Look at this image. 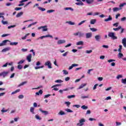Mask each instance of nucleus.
Here are the masks:
<instances>
[{
	"instance_id": "obj_55",
	"label": "nucleus",
	"mask_w": 126,
	"mask_h": 126,
	"mask_svg": "<svg viewBox=\"0 0 126 126\" xmlns=\"http://www.w3.org/2000/svg\"><path fill=\"white\" fill-rule=\"evenodd\" d=\"M126 3H123L122 4H120V5H119L120 7H123V6H125V5H126Z\"/></svg>"
},
{
	"instance_id": "obj_13",
	"label": "nucleus",
	"mask_w": 126,
	"mask_h": 126,
	"mask_svg": "<svg viewBox=\"0 0 126 126\" xmlns=\"http://www.w3.org/2000/svg\"><path fill=\"white\" fill-rule=\"evenodd\" d=\"M86 37L87 39H89V38H91V37H92V33L90 32V33H86Z\"/></svg>"
},
{
	"instance_id": "obj_27",
	"label": "nucleus",
	"mask_w": 126,
	"mask_h": 126,
	"mask_svg": "<svg viewBox=\"0 0 126 126\" xmlns=\"http://www.w3.org/2000/svg\"><path fill=\"white\" fill-rule=\"evenodd\" d=\"M65 10H71V11H73V9L71 7H65L64 8Z\"/></svg>"
},
{
	"instance_id": "obj_23",
	"label": "nucleus",
	"mask_w": 126,
	"mask_h": 126,
	"mask_svg": "<svg viewBox=\"0 0 126 126\" xmlns=\"http://www.w3.org/2000/svg\"><path fill=\"white\" fill-rule=\"evenodd\" d=\"M18 92H20V89H18V90H16L15 91L11 93V94L13 95L14 94H16V93H18Z\"/></svg>"
},
{
	"instance_id": "obj_59",
	"label": "nucleus",
	"mask_w": 126,
	"mask_h": 126,
	"mask_svg": "<svg viewBox=\"0 0 126 126\" xmlns=\"http://www.w3.org/2000/svg\"><path fill=\"white\" fill-rule=\"evenodd\" d=\"M51 96L50 94H46L44 96V99H46V98H49Z\"/></svg>"
},
{
	"instance_id": "obj_50",
	"label": "nucleus",
	"mask_w": 126,
	"mask_h": 126,
	"mask_svg": "<svg viewBox=\"0 0 126 126\" xmlns=\"http://www.w3.org/2000/svg\"><path fill=\"white\" fill-rule=\"evenodd\" d=\"M123 78V75H118L117 77H116V78L117 79H120V78Z\"/></svg>"
},
{
	"instance_id": "obj_29",
	"label": "nucleus",
	"mask_w": 126,
	"mask_h": 126,
	"mask_svg": "<svg viewBox=\"0 0 126 126\" xmlns=\"http://www.w3.org/2000/svg\"><path fill=\"white\" fill-rule=\"evenodd\" d=\"M34 110H35V108H34V107H31L30 108L31 113H32V114H35V113H34Z\"/></svg>"
},
{
	"instance_id": "obj_44",
	"label": "nucleus",
	"mask_w": 126,
	"mask_h": 126,
	"mask_svg": "<svg viewBox=\"0 0 126 126\" xmlns=\"http://www.w3.org/2000/svg\"><path fill=\"white\" fill-rule=\"evenodd\" d=\"M65 104L66 105L67 107H69V105H70V102L66 101L65 102Z\"/></svg>"
},
{
	"instance_id": "obj_61",
	"label": "nucleus",
	"mask_w": 126,
	"mask_h": 126,
	"mask_svg": "<svg viewBox=\"0 0 126 126\" xmlns=\"http://www.w3.org/2000/svg\"><path fill=\"white\" fill-rule=\"evenodd\" d=\"M15 25H12V26H10L8 27V29H10V28H14V27H15Z\"/></svg>"
},
{
	"instance_id": "obj_63",
	"label": "nucleus",
	"mask_w": 126,
	"mask_h": 126,
	"mask_svg": "<svg viewBox=\"0 0 126 126\" xmlns=\"http://www.w3.org/2000/svg\"><path fill=\"white\" fill-rule=\"evenodd\" d=\"M97 86H98V84H96L95 85H94L93 88V90H95V89L97 88Z\"/></svg>"
},
{
	"instance_id": "obj_5",
	"label": "nucleus",
	"mask_w": 126,
	"mask_h": 126,
	"mask_svg": "<svg viewBox=\"0 0 126 126\" xmlns=\"http://www.w3.org/2000/svg\"><path fill=\"white\" fill-rule=\"evenodd\" d=\"M47 27V26H41L38 27V29H42V31L45 32V31H48V28Z\"/></svg>"
},
{
	"instance_id": "obj_37",
	"label": "nucleus",
	"mask_w": 126,
	"mask_h": 126,
	"mask_svg": "<svg viewBox=\"0 0 126 126\" xmlns=\"http://www.w3.org/2000/svg\"><path fill=\"white\" fill-rule=\"evenodd\" d=\"M75 97V95H71L67 96L68 99H71V98H74Z\"/></svg>"
},
{
	"instance_id": "obj_8",
	"label": "nucleus",
	"mask_w": 126,
	"mask_h": 126,
	"mask_svg": "<svg viewBox=\"0 0 126 126\" xmlns=\"http://www.w3.org/2000/svg\"><path fill=\"white\" fill-rule=\"evenodd\" d=\"M48 37H49L50 38H53V36L51 35L50 34H48L46 35H43L42 36H40V37H39V39H43L44 38H48Z\"/></svg>"
},
{
	"instance_id": "obj_19",
	"label": "nucleus",
	"mask_w": 126,
	"mask_h": 126,
	"mask_svg": "<svg viewBox=\"0 0 126 126\" xmlns=\"http://www.w3.org/2000/svg\"><path fill=\"white\" fill-rule=\"evenodd\" d=\"M35 94H36V95H40V94H43V91H42V90H40L38 91V92L35 93Z\"/></svg>"
},
{
	"instance_id": "obj_18",
	"label": "nucleus",
	"mask_w": 126,
	"mask_h": 126,
	"mask_svg": "<svg viewBox=\"0 0 126 126\" xmlns=\"http://www.w3.org/2000/svg\"><path fill=\"white\" fill-rule=\"evenodd\" d=\"M66 23H67L68 24H69V25H75V23L73 22H71V21H67L66 22Z\"/></svg>"
},
{
	"instance_id": "obj_7",
	"label": "nucleus",
	"mask_w": 126,
	"mask_h": 126,
	"mask_svg": "<svg viewBox=\"0 0 126 126\" xmlns=\"http://www.w3.org/2000/svg\"><path fill=\"white\" fill-rule=\"evenodd\" d=\"M7 74H8V72H2L0 73V76H3V78H4Z\"/></svg>"
},
{
	"instance_id": "obj_6",
	"label": "nucleus",
	"mask_w": 126,
	"mask_h": 126,
	"mask_svg": "<svg viewBox=\"0 0 126 126\" xmlns=\"http://www.w3.org/2000/svg\"><path fill=\"white\" fill-rule=\"evenodd\" d=\"M31 59H32V54H29L28 56H27V60L29 63H31Z\"/></svg>"
},
{
	"instance_id": "obj_14",
	"label": "nucleus",
	"mask_w": 126,
	"mask_h": 126,
	"mask_svg": "<svg viewBox=\"0 0 126 126\" xmlns=\"http://www.w3.org/2000/svg\"><path fill=\"white\" fill-rule=\"evenodd\" d=\"M122 44L124 47H125V48H126V38H124L122 39Z\"/></svg>"
},
{
	"instance_id": "obj_12",
	"label": "nucleus",
	"mask_w": 126,
	"mask_h": 126,
	"mask_svg": "<svg viewBox=\"0 0 126 126\" xmlns=\"http://www.w3.org/2000/svg\"><path fill=\"white\" fill-rule=\"evenodd\" d=\"M111 20H113V18L111 17V15H109L108 18L104 19V21L105 22H108V21H111Z\"/></svg>"
},
{
	"instance_id": "obj_40",
	"label": "nucleus",
	"mask_w": 126,
	"mask_h": 126,
	"mask_svg": "<svg viewBox=\"0 0 126 126\" xmlns=\"http://www.w3.org/2000/svg\"><path fill=\"white\" fill-rule=\"evenodd\" d=\"M23 68V67L22 66V65H21V64H19L17 66V68L18 69H22Z\"/></svg>"
},
{
	"instance_id": "obj_35",
	"label": "nucleus",
	"mask_w": 126,
	"mask_h": 126,
	"mask_svg": "<svg viewBox=\"0 0 126 126\" xmlns=\"http://www.w3.org/2000/svg\"><path fill=\"white\" fill-rule=\"evenodd\" d=\"M27 83V82H23L21 83L20 85H18V87H20V86H22V85H24V84H26Z\"/></svg>"
},
{
	"instance_id": "obj_1",
	"label": "nucleus",
	"mask_w": 126,
	"mask_h": 126,
	"mask_svg": "<svg viewBox=\"0 0 126 126\" xmlns=\"http://www.w3.org/2000/svg\"><path fill=\"white\" fill-rule=\"evenodd\" d=\"M108 37H110L112 39V40H116V39H118V37L116 36L115 35V32H109L108 34Z\"/></svg>"
},
{
	"instance_id": "obj_30",
	"label": "nucleus",
	"mask_w": 126,
	"mask_h": 126,
	"mask_svg": "<svg viewBox=\"0 0 126 126\" xmlns=\"http://www.w3.org/2000/svg\"><path fill=\"white\" fill-rule=\"evenodd\" d=\"M59 115H61V116H63V115H65V113L63 111L61 110L59 112Z\"/></svg>"
},
{
	"instance_id": "obj_16",
	"label": "nucleus",
	"mask_w": 126,
	"mask_h": 126,
	"mask_svg": "<svg viewBox=\"0 0 126 126\" xmlns=\"http://www.w3.org/2000/svg\"><path fill=\"white\" fill-rule=\"evenodd\" d=\"M75 4L77 5H84V3L81 1H80L78 2H76Z\"/></svg>"
},
{
	"instance_id": "obj_47",
	"label": "nucleus",
	"mask_w": 126,
	"mask_h": 126,
	"mask_svg": "<svg viewBox=\"0 0 126 126\" xmlns=\"http://www.w3.org/2000/svg\"><path fill=\"white\" fill-rule=\"evenodd\" d=\"M85 21H86V20L82 21L80 23L78 24V26H80V25H82V24H83V23H84Z\"/></svg>"
},
{
	"instance_id": "obj_22",
	"label": "nucleus",
	"mask_w": 126,
	"mask_h": 126,
	"mask_svg": "<svg viewBox=\"0 0 126 126\" xmlns=\"http://www.w3.org/2000/svg\"><path fill=\"white\" fill-rule=\"evenodd\" d=\"M10 50V48L7 47L2 49V52H7V51H9Z\"/></svg>"
},
{
	"instance_id": "obj_43",
	"label": "nucleus",
	"mask_w": 126,
	"mask_h": 126,
	"mask_svg": "<svg viewBox=\"0 0 126 126\" xmlns=\"http://www.w3.org/2000/svg\"><path fill=\"white\" fill-rule=\"evenodd\" d=\"M65 111L67 112V113H72L73 111L71 110H70V109H66Z\"/></svg>"
},
{
	"instance_id": "obj_57",
	"label": "nucleus",
	"mask_w": 126,
	"mask_h": 126,
	"mask_svg": "<svg viewBox=\"0 0 126 126\" xmlns=\"http://www.w3.org/2000/svg\"><path fill=\"white\" fill-rule=\"evenodd\" d=\"M93 51L92 50H87L86 51V53L87 54H91L92 53Z\"/></svg>"
},
{
	"instance_id": "obj_31",
	"label": "nucleus",
	"mask_w": 126,
	"mask_h": 126,
	"mask_svg": "<svg viewBox=\"0 0 126 126\" xmlns=\"http://www.w3.org/2000/svg\"><path fill=\"white\" fill-rule=\"evenodd\" d=\"M3 19H2V21H1V23H2V24L3 25H5L6 24H8V22H7V21H4Z\"/></svg>"
},
{
	"instance_id": "obj_9",
	"label": "nucleus",
	"mask_w": 126,
	"mask_h": 126,
	"mask_svg": "<svg viewBox=\"0 0 126 126\" xmlns=\"http://www.w3.org/2000/svg\"><path fill=\"white\" fill-rule=\"evenodd\" d=\"M94 38L97 42H99L100 41V39H101V35L100 34L96 35L94 36Z\"/></svg>"
},
{
	"instance_id": "obj_62",
	"label": "nucleus",
	"mask_w": 126,
	"mask_h": 126,
	"mask_svg": "<svg viewBox=\"0 0 126 126\" xmlns=\"http://www.w3.org/2000/svg\"><path fill=\"white\" fill-rule=\"evenodd\" d=\"M67 54H68V52H66L63 54V57H66L67 56Z\"/></svg>"
},
{
	"instance_id": "obj_25",
	"label": "nucleus",
	"mask_w": 126,
	"mask_h": 126,
	"mask_svg": "<svg viewBox=\"0 0 126 126\" xmlns=\"http://www.w3.org/2000/svg\"><path fill=\"white\" fill-rule=\"evenodd\" d=\"M90 23L91 24H95L96 23V19H92Z\"/></svg>"
},
{
	"instance_id": "obj_49",
	"label": "nucleus",
	"mask_w": 126,
	"mask_h": 126,
	"mask_svg": "<svg viewBox=\"0 0 126 126\" xmlns=\"http://www.w3.org/2000/svg\"><path fill=\"white\" fill-rule=\"evenodd\" d=\"M55 11L54 10H48L47 11V13H52V12H54Z\"/></svg>"
},
{
	"instance_id": "obj_64",
	"label": "nucleus",
	"mask_w": 126,
	"mask_h": 126,
	"mask_svg": "<svg viewBox=\"0 0 126 126\" xmlns=\"http://www.w3.org/2000/svg\"><path fill=\"white\" fill-rule=\"evenodd\" d=\"M118 25H119V23H116L113 24V26H115L116 27H118Z\"/></svg>"
},
{
	"instance_id": "obj_11",
	"label": "nucleus",
	"mask_w": 126,
	"mask_h": 126,
	"mask_svg": "<svg viewBox=\"0 0 126 126\" xmlns=\"http://www.w3.org/2000/svg\"><path fill=\"white\" fill-rule=\"evenodd\" d=\"M39 111H40L41 112V113H42V114H44L45 116H47V115H48V114H49V112L47 111H44L43 110H42V108H39Z\"/></svg>"
},
{
	"instance_id": "obj_36",
	"label": "nucleus",
	"mask_w": 126,
	"mask_h": 126,
	"mask_svg": "<svg viewBox=\"0 0 126 126\" xmlns=\"http://www.w3.org/2000/svg\"><path fill=\"white\" fill-rule=\"evenodd\" d=\"M38 9H39V10H41V11H45V10H46V8L41 7H38Z\"/></svg>"
},
{
	"instance_id": "obj_52",
	"label": "nucleus",
	"mask_w": 126,
	"mask_h": 126,
	"mask_svg": "<svg viewBox=\"0 0 126 126\" xmlns=\"http://www.w3.org/2000/svg\"><path fill=\"white\" fill-rule=\"evenodd\" d=\"M59 86H61V84H56V85H53L51 88H54V87H58Z\"/></svg>"
},
{
	"instance_id": "obj_51",
	"label": "nucleus",
	"mask_w": 126,
	"mask_h": 126,
	"mask_svg": "<svg viewBox=\"0 0 126 126\" xmlns=\"http://www.w3.org/2000/svg\"><path fill=\"white\" fill-rule=\"evenodd\" d=\"M63 72L64 74H65V75L68 74V72H67V71H66V70H63Z\"/></svg>"
},
{
	"instance_id": "obj_17",
	"label": "nucleus",
	"mask_w": 126,
	"mask_h": 126,
	"mask_svg": "<svg viewBox=\"0 0 126 126\" xmlns=\"http://www.w3.org/2000/svg\"><path fill=\"white\" fill-rule=\"evenodd\" d=\"M87 85V84H82L78 88V90H79V89H81V88H83L84 87L86 86Z\"/></svg>"
},
{
	"instance_id": "obj_2",
	"label": "nucleus",
	"mask_w": 126,
	"mask_h": 126,
	"mask_svg": "<svg viewBox=\"0 0 126 126\" xmlns=\"http://www.w3.org/2000/svg\"><path fill=\"white\" fill-rule=\"evenodd\" d=\"M83 123H85V119H81L79 120V123L77 124V126H82V125H84Z\"/></svg>"
},
{
	"instance_id": "obj_54",
	"label": "nucleus",
	"mask_w": 126,
	"mask_h": 126,
	"mask_svg": "<svg viewBox=\"0 0 126 126\" xmlns=\"http://www.w3.org/2000/svg\"><path fill=\"white\" fill-rule=\"evenodd\" d=\"M18 98L19 99H23V98H24V96L22 94H21L18 96Z\"/></svg>"
},
{
	"instance_id": "obj_28",
	"label": "nucleus",
	"mask_w": 126,
	"mask_h": 126,
	"mask_svg": "<svg viewBox=\"0 0 126 126\" xmlns=\"http://www.w3.org/2000/svg\"><path fill=\"white\" fill-rule=\"evenodd\" d=\"M79 37L80 38L81 37H84V33L79 32Z\"/></svg>"
},
{
	"instance_id": "obj_42",
	"label": "nucleus",
	"mask_w": 126,
	"mask_h": 126,
	"mask_svg": "<svg viewBox=\"0 0 126 126\" xmlns=\"http://www.w3.org/2000/svg\"><path fill=\"white\" fill-rule=\"evenodd\" d=\"M56 83H62L63 82V81L62 80H57L55 81Z\"/></svg>"
},
{
	"instance_id": "obj_60",
	"label": "nucleus",
	"mask_w": 126,
	"mask_h": 126,
	"mask_svg": "<svg viewBox=\"0 0 126 126\" xmlns=\"http://www.w3.org/2000/svg\"><path fill=\"white\" fill-rule=\"evenodd\" d=\"M112 62H116V60L113 59L108 60V63H112Z\"/></svg>"
},
{
	"instance_id": "obj_58",
	"label": "nucleus",
	"mask_w": 126,
	"mask_h": 126,
	"mask_svg": "<svg viewBox=\"0 0 126 126\" xmlns=\"http://www.w3.org/2000/svg\"><path fill=\"white\" fill-rule=\"evenodd\" d=\"M20 9H22V7H16V8H15V10L18 11V10H20Z\"/></svg>"
},
{
	"instance_id": "obj_34",
	"label": "nucleus",
	"mask_w": 126,
	"mask_h": 126,
	"mask_svg": "<svg viewBox=\"0 0 126 126\" xmlns=\"http://www.w3.org/2000/svg\"><path fill=\"white\" fill-rule=\"evenodd\" d=\"M35 117L36 119V120H39V121H41V120H42V118H40V116H39V115H36Z\"/></svg>"
},
{
	"instance_id": "obj_33",
	"label": "nucleus",
	"mask_w": 126,
	"mask_h": 126,
	"mask_svg": "<svg viewBox=\"0 0 126 126\" xmlns=\"http://www.w3.org/2000/svg\"><path fill=\"white\" fill-rule=\"evenodd\" d=\"M81 108L83 109V110H87V109H88V106L83 105L81 106Z\"/></svg>"
},
{
	"instance_id": "obj_10",
	"label": "nucleus",
	"mask_w": 126,
	"mask_h": 126,
	"mask_svg": "<svg viewBox=\"0 0 126 126\" xmlns=\"http://www.w3.org/2000/svg\"><path fill=\"white\" fill-rule=\"evenodd\" d=\"M65 43V40H59L57 42L58 45H61L62 44H64Z\"/></svg>"
},
{
	"instance_id": "obj_21",
	"label": "nucleus",
	"mask_w": 126,
	"mask_h": 126,
	"mask_svg": "<svg viewBox=\"0 0 126 126\" xmlns=\"http://www.w3.org/2000/svg\"><path fill=\"white\" fill-rule=\"evenodd\" d=\"M83 44H84L83 41H80L77 42L76 45H77V46H79V45H83Z\"/></svg>"
},
{
	"instance_id": "obj_56",
	"label": "nucleus",
	"mask_w": 126,
	"mask_h": 126,
	"mask_svg": "<svg viewBox=\"0 0 126 126\" xmlns=\"http://www.w3.org/2000/svg\"><path fill=\"white\" fill-rule=\"evenodd\" d=\"M86 98H89V95H86V96H82L81 98L82 99H85Z\"/></svg>"
},
{
	"instance_id": "obj_48",
	"label": "nucleus",
	"mask_w": 126,
	"mask_h": 126,
	"mask_svg": "<svg viewBox=\"0 0 126 126\" xmlns=\"http://www.w3.org/2000/svg\"><path fill=\"white\" fill-rule=\"evenodd\" d=\"M24 62H25V60H21L18 63V64H22V63H24Z\"/></svg>"
},
{
	"instance_id": "obj_20",
	"label": "nucleus",
	"mask_w": 126,
	"mask_h": 126,
	"mask_svg": "<svg viewBox=\"0 0 126 126\" xmlns=\"http://www.w3.org/2000/svg\"><path fill=\"white\" fill-rule=\"evenodd\" d=\"M87 3L89 4H91V3H93L94 2V0H86Z\"/></svg>"
},
{
	"instance_id": "obj_4",
	"label": "nucleus",
	"mask_w": 126,
	"mask_h": 126,
	"mask_svg": "<svg viewBox=\"0 0 126 126\" xmlns=\"http://www.w3.org/2000/svg\"><path fill=\"white\" fill-rule=\"evenodd\" d=\"M7 42H9V40L6 39L4 40H3L1 43H0V47H2V46H5L6 45V43Z\"/></svg>"
},
{
	"instance_id": "obj_15",
	"label": "nucleus",
	"mask_w": 126,
	"mask_h": 126,
	"mask_svg": "<svg viewBox=\"0 0 126 126\" xmlns=\"http://www.w3.org/2000/svg\"><path fill=\"white\" fill-rule=\"evenodd\" d=\"M22 15H23V12H20L16 15V17L18 18V17H20Z\"/></svg>"
},
{
	"instance_id": "obj_32",
	"label": "nucleus",
	"mask_w": 126,
	"mask_h": 126,
	"mask_svg": "<svg viewBox=\"0 0 126 126\" xmlns=\"http://www.w3.org/2000/svg\"><path fill=\"white\" fill-rule=\"evenodd\" d=\"M123 57H124V54H123L122 53H119L118 54V58L119 59H121V58H123Z\"/></svg>"
},
{
	"instance_id": "obj_39",
	"label": "nucleus",
	"mask_w": 126,
	"mask_h": 126,
	"mask_svg": "<svg viewBox=\"0 0 126 126\" xmlns=\"http://www.w3.org/2000/svg\"><path fill=\"white\" fill-rule=\"evenodd\" d=\"M123 48V46L119 45V48L118 49V52L120 53H122V49Z\"/></svg>"
},
{
	"instance_id": "obj_26",
	"label": "nucleus",
	"mask_w": 126,
	"mask_h": 126,
	"mask_svg": "<svg viewBox=\"0 0 126 126\" xmlns=\"http://www.w3.org/2000/svg\"><path fill=\"white\" fill-rule=\"evenodd\" d=\"M18 42H11L10 43V46H16V45H18Z\"/></svg>"
},
{
	"instance_id": "obj_38",
	"label": "nucleus",
	"mask_w": 126,
	"mask_h": 126,
	"mask_svg": "<svg viewBox=\"0 0 126 126\" xmlns=\"http://www.w3.org/2000/svg\"><path fill=\"white\" fill-rule=\"evenodd\" d=\"M90 29L91 30V31H92V32H96V31L97 30V29L92 28H90Z\"/></svg>"
},
{
	"instance_id": "obj_24",
	"label": "nucleus",
	"mask_w": 126,
	"mask_h": 126,
	"mask_svg": "<svg viewBox=\"0 0 126 126\" xmlns=\"http://www.w3.org/2000/svg\"><path fill=\"white\" fill-rule=\"evenodd\" d=\"M120 29H122L121 26H119L118 28H113V30H114V31H119Z\"/></svg>"
},
{
	"instance_id": "obj_53",
	"label": "nucleus",
	"mask_w": 126,
	"mask_h": 126,
	"mask_svg": "<svg viewBox=\"0 0 126 126\" xmlns=\"http://www.w3.org/2000/svg\"><path fill=\"white\" fill-rule=\"evenodd\" d=\"M7 111H8V110H4V108H3L1 110V112H2V113H5L7 112Z\"/></svg>"
},
{
	"instance_id": "obj_45",
	"label": "nucleus",
	"mask_w": 126,
	"mask_h": 126,
	"mask_svg": "<svg viewBox=\"0 0 126 126\" xmlns=\"http://www.w3.org/2000/svg\"><path fill=\"white\" fill-rule=\"evenodd\" d=\"M122 83L126 84V78L122 79Z\"/></svg>"
},
{
	"instance_id": "obj_3",
	"label": "nucleus",
	"mask_w": 126,
	"mask_h": 126,
	"mask_svg": "<svg viewBox=\"0 0 126 126\" xmlns=\"http://www.w3.org/2000/svg\"><path fill=\"white\" fill-rule=\"evenodd\" d=\"M44 65L46 66H48V68H52V63H51V62L49 61L46 62Z\"/></svg>"
},
{
	"instance_id": "obj_41",
	"label": "nucleus",
	"mask_w": 126,
	"mask_h": 126,
	"mask_svg": "<svg viewBox=\"0 0 126 126\" xmlns=\"http://www.w3.org/2000/svg\"><path fill=\"white\" fill-rule=\"evenodd\" d=\"M2 15H3V13H0V18H2L3 20H4V16Z\"/></svg>"
},
{
	"instance_id": "obj_46",
	"label": "nucleus",
	"mask_w": 126,
	"mask_h": 126,
	"mask_svg": "<svg viewBox=\"0 0 126 126\" xmlns=\"http://www.w3.org/2000/svg\"><path fill=\"white\" fill-rule=\"evenodd\" d=\"M119 8L118 7H115V8H113V11L115 12H117V11H119Z\"/></svg>"
}]
</instances>
